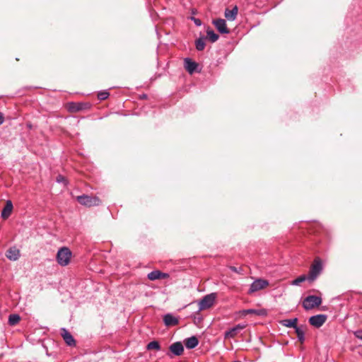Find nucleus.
<instances>
[{
	"instance_id": "obj_2",
	"label": "nucleus",
	"mask_w": 362,
	"mask_h": 362,
	"mask_svg": "<svg viewBox=\"0 0 362 362\" xmlns=\"http://www.w3.org/2000/svg\"><path fill=\"white\" fill-rule=\"evenodd\" d=\"M76 200L79 204L87 207L98 206L101 203L100 199L98 197L88 196L86 194L76 197Z\"/></svg>"
},
{
	"instance_id": "obj_16",
	"label": "nucleus",
	"mask_w": 362,
	"mask_h": 362,
	"mask_svg": "<svg viewBox=\"0 0 362 362\" xmlns=\"http://www.w3.org/2000/svg\"><path fill=\"white\" fill-rule=\"evenodd\" d=\"M238 13V8L237 6H235L231 10L226 8L225 10L224 16L228 21H234L236 18Z\"/></svg>"
},
{
	"instance_id": "obj_34",
	"label": "nucleus",
	"mask_w": 362,
	"mask_h": 362,
	"mask_svg": "<svg viewBox=\"0 0 362 362\" xmlns=\"http://www.w3.org/2000/svg\"><path fill=\"white\" fill-rule=\"evenodd\" d=\"M4 115L1 112H0V124H1L4 122Z\"/></svg>"
},
{
	"instance_id": "obj_7",
	"label": "nucleus",
	"mask_w": 362,
	"mask_h": 362,
	"mask_svg": "<svg viewBox=\"0 0 362 362\" xmlns=\"http://www.w3.org/2000/svg\"><path fill=\"white\" fill-rule=\"evenodd\" d=\"M184 352V346L180 341H177L172 344L169 346V352L167 353V355L170 357H172L171 354L175 356H181Z\"/></svg>"
},
{
	"instance_id": "obj_21",
	"label": "nucleus",
	"mask_w": 362,
	"mask_h": 362,
	"mask_svg": "<svg viewBox=\"0 0 362 362\" xmlns=\"http://www.w3.org/2000/svg\"><path fill=\"white\" fill-rule=\"evenodd\" d=\"M243 315L247 314H254L257 315H265L266 311L264 310H255V309H248L243 310Z\"/></svg>"
},
{
	"instance_id": "obj_28",
	"label": "nucleus",
	"mask_w": 362,
	"mask_h": 362,
	"mask_svg": "<svg viewBox=\"0 0 362 362\" xmlns=\"http://www.w3.org/2000/svg\"><path fill=\"white\" fill-rule=\"evenodd\" d=\"M109 93L107 92V91H102V92H100L98 93V98L100 100H104L105 99H107L109 96Z\"/></svg>"
},
{
	"instance_id": "obj_9",
	"label": "nucleus",
	"mask_w": 362,
	"mask_h": 362,
	"mask_svg": "<svg viewBox=\"0 0 362 362\" xmlns=\"http://www.w3.org/2000/svg\"><path fill=\"white\" fill-rule=\"evenodd\" d=\"M89 105L88 104L79 103H68L66 105V107L69 112L74 113L79 112L82 110H84L88 107Z\"/></svg>"
},
{
	"instance_id": "obj_33",
	"label": "nucleus",
	"mask_w": 362,
	"mask_h": 362,
	"mask_svg": "<svg viewBox=\"0 0 362 362\" xmlns=\"http://www.w3.org/2000/svg\"><path fill=\"white\" fill-rule=\"evenodd\" d=\"M194 21L196 25H201V21L199 19L194 18Z\"/></svg>"
},
{
	"instance_id": "obj_13",
	"label": "nucleus",
	"mask_w": 362,
	"mask_h": 362,
	"mask_svg": "<svg viewBox=\"0 0 362 362\" xmlns=\"http://www.w3.org/2000/svg\"><path fill=\"white\" fill-rule=\"evenodd\" d=\"M245 327L244 325H238L225 333L226 338H234L238 333Z\"/></svg>"
},
{
	"instance_id": "obj_17",
	"label": "nucleus",
	"mask_w": 362,
	"mask_h": 362,
	"mask_svg": "<svg viewBox=\"0 0 362 362\" xmlns=\"http://www.w3.org/2000/svg\"><path fill=\"white\" fill-rule=\"evenodd\" d=\"M197 66V63L192 61V59L188 58L185 59V68L189 74H192V73H194Z\"/></svg>"
},
{
	"instance_id": "obj_15",
	"label": "nucleus",
	"mask_w": 362,
	"mask_h": 362,
	"mask_svg": "<svg viewBox=\"0 0 362 362\" xmlns=\"http://www.w3.org/2000/svg\"><path fill=\"white\" fill-rule=\"evenodd\" d=\"M6 255L10 260L16 261L20 257V250L16 247H11L7 250Z\"/></svg>"
},
{
	"instance_id": "obj_24",
	"label": "nucleus",
	"mask_w": 362,
	"mask_h": 362,
	"mask_svg": "<svg viewBox=\"0 0 362 362\" xmlns=\"http://www.w3.org/2000/svg\"><path fill=\"white\" fill-rule=\"evenodd\" d=\"M148 279L154 281L156 279H160V271L154 270L148 274Z\"/></svg>"
},
{
	"instance_id": "obj_25",
	"label": "nucleus",
	"mask_w": 362,
	"mask_h": 362,
	"mask_svg": "<svg viewBox=\"0 0 362 362\" xmlns=\"http://www.w3.org/2000/svg\"><path fill=\"white\" fill-rule=\"evenodd\" d=\"M196 49L199 51H202L205 48V42L204 39L203 37H200L197 39L195 42Z\"/></svg>"
},
{
	"instance_id": "obj_31",
	"label": "nucleus",
	"mask_w": 362,
	"mask_h": 362,
	"mask_svg": "<svg viewBox=\"0 0 362 362\" xmlns=\"http://www.w3.org/2000/svg\"><path fill=\"white\" fill-rule=\"evenodd\" d=\"M169 277V274L160 272V279H167Z\"/></svg>"
},
{
	"instance_id": "obj_30",
	"label": "nucleus",
	"mask_w": 362,
	"mask_h": 362,
	"mask_svg": "<svg viewBox=\"0 0 362 362\" xmlns=\"http://www.w3.org/2000/svg\"><path fill=\"white\" fill-rule=\"evenodd\" d=\"M354 334L356 337L362 340V329L356 330Z\"/></svg>"
},
{
	"instance_id": "obj_6",
	"label": "nucleus",
	"mask_w": 362,
	"mask_h": 362,
	"mask_svg": "<svg viewBox=\"0 0 362 362\" xmlns=\"http://www.w3.org/2000/svg\"><path fill=\"white\" fill-rule=\"evenodd\" d=\"M216 296L214 293L206 295L199 302V310H205L211 307L215 300Z\"/></svg>"
},
{
	"instance_id": "obj_23",
	"label": "nucleus",
	"mask_w": 362,
	"mask_h": 362,
	"mask_svg": "<svg viewBox=\"0 0 362 362\" xmlns=\"http://www.w3.org/2000/svg\"><path fill=\"white\" fill-rule=\"evenodd\" d=\"M20 320L21 317L17 314H11L8 317V324L12 326L17 325Z\"/></svg>"
},
{
	"instance_id": "obj_32",
	"label": "nucleus",
	"mask_w": 362,
	"mask_h": 362,
	"mask_svg": "<svg viewBox=\"0 0 362 362\" xmlns=\"http://www.w3.org/2000/svg\"><path fill=\"white\" fill-rule=\"evenodd\" d=\"M57 182H59L64 181V180H65V178H64V177H63L62 175H58V176L57 177Z\"/></svg>"
},
{
	"instance_id": "obj_4",
	"label": "nucleus",
	"mask_w": 362,
	"mask_h": 362,
	"mask_svg": "<svg viewBox=\"0 0 362 362\" xmlns=\"http://www.w3.org/2000/svg\"><path fill=\"white\" fill-rule=\"evenodd\" d=\"M322 303L321 298L316 296H309L303 302V307L305 310H311Z\"/></svg>"
},
{
	"instance_id": "obj_5",
	"label": "nucleus",
	"mask_w": 362,
	"mask_h": 362,
	"mask_svg": "<svg viewBox=\"0 0 362 362\" xmlns=\"http://www.w3.org/2000/svg\"><path fill=\"white\" fill-rule=\"evenodd\" d=\"M268 285L269 282L267 280L258 279L251 284L248 293L251 294L252 293L264 289Z\"/></svg>"
},
{
	"instance_id": "obj_19",
	"label": "nucleus",
	"mask_w": 362,
	"mask_h": 362,
	"mask_svg": "<svg viewBox=\"0 0 362 362\" xmlns=\"http://www.w3.org/2000/svg\"><path fill=\"white\" fill-rule=\"evenodd\" d=\"M306 329L307 327L305 325H300L295 329L298 339L300 341V343H303L305 340L304 334L306 331Z\"/></svg>"
},
{
	"instance_id": "obj_1",
	"label": "nucleus",
	"mask_w": 362,
	"mask_h": 362,
	"mask_svg": "<svg viewBox=\"0 0 362 362\" xmlns=\"http://www.w3.org/2000/svg\"><path fill=\"white\" fill-rule=\"evenodd\" d=\"M323 269L322 259L317 257L315 258L312 264L310 265L309 273L308 275V280L310 282L314 281L317 277L320 274Z\"/></svg>"
},
{
	"instance_id": "obj_26",
	"label": "nucleus",
	"mask_w": 362,
	"mask_h": 362,
	"mask_svg": "<svg viewBox=\"0 0 362 362\" xmlns=\"http://www.w3.org/2000/svg\"><path fill=\"white\" fill-rule=\"evenodd\" d=\"M147 349L148 350H156V351H158L160 349V346L158 343V341H151L150 343L148 344L147 345Z\"/></svg>"
},
{
	"instance_id": "obj_18",
	"label": "nucleus",
	"mask_w": 362,
	"mask_h": 362,
	"mask_svg": "<svg viewBox=\"0 0 362 362\" xmlns=\"http://www.w3.org/2000/svg\"><path fill=\"white\" fill-rule=\"evenodd\" d=\"M184 344L187 349H194V347H196L198 345L199 340L197 337L192 336L191 337H189V338H187L186 339H185Z\"/></svg>"
},
{
	"instance_id": "obj_22",
	"label": "nucleus",
	"mask_w": 362,
	"mask_h": 362,
	"mask_svg": "<svg viewBox=\"0 0 362 362\" xmlns=\"http://www.w3.org/2000/svg\"><path fill=\"white\" fill-rule=\"evenodd\" d=\"M206 33H207V37L208 39L211 42H215L216 41L218 40L219 36L218 35H217L216 33H214V30H211V29H207L206 30Z\"/></svg>"
},
{
	"instance_id": "obj_29",
	"label": "nucleus",
	"mask_w": 362,
	"mask_h": 362,
	"mask_svg": "<svg viewBox=\"0 0 362 362\" xmlns=\"http://www.w3.org/2000/svg\"><path fill=\"white\" fill-rule=\"evenodd\" d=\"M229 269L230 270H232L233 272H235V273H238V274H243V267H240V268H237L235 267H233V266H230L229 267Z\"/></svg>"
},
{
	"instance_id": "obj_12",
	"label": "nucleus",
	"mask_w": 362,
	"mask_h": 362,
	"mask_svg": "<svg viewBox=\"0 0 362 362\" xmlns=\"http://www.w3.org/2000/svg\"><path fill=\"white\" fill-rule=\"evenodd\" d=\"M163 322L165 326L173 327L178 325L179 320L171 314H166L163 316Z\"/></svg>"
},
{
	"instance_id": "obj_8",
	"label": "nucleus",
	"mask_w": 362,
	"mask_h": 362,
	"mask_svg": "<svg viewBox=\"0 0 362 362\" xmlns=\"http://www.w3.org/2000/svg\"><path fill=\"white\" fill-rule=\"evenodd\" d=\"M325 315H317L312 316L309 318V322L311 325L315 327H320L327 320Z\"/></svg>"
},
{
	"instance_id": "obj_20",
	"label": "nucleus",
	"mask_w": 362,
	"mask_h": 362,
	"mask_svg": "<svg viewBox=\"0 0 362 362\" xmlns=\"http://www.w3.org/2000/svg\"><path fill=\"white\" fill-rule=\"evenodd\" d=\"M280 323L281 324V325H283L284 327H293L294 329H296V327H298L297 325V323H298L297 318L283 320L280 322Z\"/></svg>"
},
{
	"instance_id": "obj_10",
	"label": "nucleus",
	"mask_w": 362,
	"mask_h": 362,
	"mask_svg": "<svg viewBox=\"0 0 362 362\" xmlns=\"http://www.w3.org/2000/svg\"><path fill=\"white\" fill-rule=\"evenodd\" d=\"M213 24L215 25L218 31L221 34L229 33V29L227 28L226 21L222 18H218L213 21Z\"/></svg>"
},
{
	"instance_id": "obj_14",
	"label": "nucleus",
	"mask_w": 362,
	"mask_h": 362,
	"mask_svg": "<svg viewBox=\"0 0 362 362\" xmlns=\"http://www.w3.org/2000/svg\"><path fill=\"white\" fill-rule=\"evenodd\" d=\"M12 211H13V204H12L11 201L8 200V201H6V204L1 211V217L4 219H7L11 214Z\"/></svg>"
},
{
	"instance_id": "obj_27",
	"label": "nucleus",
	"mask_w": 362,
	"mask_h": 362,
	"mask_svg": "<svg viewBox=\"0 0 362 362\" xmlns=\"http://www.w3.org/2000/svg\"><path fill=\"white\" fill-rule=\"evenodd\" d=\"M306 279H308V276L305 275H301L298 276L297 279H294L291 284L294 286L299 285L300 283L305 281Z\"/></svg>"
},
{
	"instance_id": "obj_11",
	"label": "nucleus",
	"mask_w": 362,
	"mask_h": 362,
	"mask_svg": "<svg viewBox=\"0 0 362 362\" xmlns=\"http://www.w3.org/2000/svg\"><path fill=\"white\" fill-rule=\"evenodd\" d=\"M61 335L68 346H74L76 345V341L73 336L66 329L62 328L61 329Z\"/></svg>"
},
{
	"instance_id": "obj_3",
	"label": "nucleus",
	"mask_w": 362,
	"mask_h": 362,
	"mask_svg": "<svg viewBox=\"0 0 362 362\" xmlns=\"http://www.w3.org/2000/svg\"><path fill=\"white\" fill-rule=\"evenodd\" d=\"M71 257V252L68 247H62L57 252V262L61 266H66L69 263Z\"/></svg>"
}]
</instances>
